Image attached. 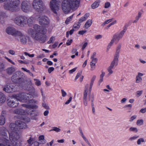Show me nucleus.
<instances>
[{
  "mask_svg": "<svg viewBox=\"0 0 146 146\" xmlns=\"http://www.w3.org/2000/svg\"><path fill=\"white\" fill-rule=\"evenodd\" d=\"M21 72L17 71L14 73L12 77L11 80L13 82L17 83H21L23 82V79L20 77Z\"/></svg>",
  "mask_w": 146,
  "mask_h": 146,
  "instance_id": "nucleus-11",
  "label": "nucleus"
},
{
  "mask_svg": "<svg viewBox=\"0 0 146 146\" xmlns=\"http://www.w3.org/2000/svg\"><path fill=\"white\" fill-rule=\"evenodd\" d=\"M132 105L131 104L125 105L123 108L126 110H131L132 108Z\"/></svg>",
  "mask_w": 146,
  "mask_h": 146,
  "instance_id": "nucleus-44",
  "label": "nucleus"
},
{
  "mask_svg": "<svg viewBox=\"0 0 146 146\" xmlns=\"http://www.w3.org/2000/svg\"><path fill=\"white\" fill-rule=\"evenodd\" d=\"M119 57L114 56V59L111 62L110 66L113 68L114 66H116L118 64Z\"/></svg>",
  "mask_w": 146,
  "mask_h": 146,
  "instance_id": "nucleus-20",
  "label": "nucleus"
},
{
  "mask_svg": "<svg viewBox=\"0 0 146 146\" xmlns=\"http://www.w3.org/2000/svg\"><path fill=\"white\" fill-rule=\"evenodd\" d=\"M42 106L46 109H49L50 108L48 106L46 105L45 103L42 104Z\"/></svg>",
  "mask_w": 146,
  "mask_h": 146,
  "instance_id": "nucleus-59",
  "label": "nucleus"
},
{
  "mask_svg": "<svg viewBox=\"0 0 146 146\" xmlns=\"http://www.w3.org/2000/svg\"><path fill=\"white\" fill-rule=\"evenodd\" d=\"M8 132L7 130L5 127L2 126L0 127V134L4 138V140L3 141V143L5 145L2 144H0V146H15L17 145H14L13 143H11V145H9L10 143H11V141L10 139V137L9 136V139H7L8 138V137L7 132Z\"/></svg>",
  "mask_w": 146,
  "mask_h": 146,
  "instance_id": "nucleus-7",
  "label": "nucleus"
},
{
  "mask_svg": "<svg viewBox=\"0 0 146 146\" xmlns=\"http://www.w3.org/2000/svg\"><path fill=\"white\" fill-rule=\"evenodd\" d=\"M89 16V14L87 13L85 14L84 16L80 19L78 22L75 23L73 26V29L75 31L78 30L80 26V23L86 20Z\"/></svg>",
  "mask_w": 146,
  "mask_h": 146,
  "instance_id": "nucleus-10",
  "label": "nucleus"
},
{
  "mask_svg": "<svg viewBox=\"0 0 146 146\" xmlns=\"http://www.w3.org/2000/svg\"><path fill=\"white\" fill-rule=\"evenodd\" d=\"M73 16V15L71 16H70V17H69L67 19L65 22V23L66 24H68V23L72 20Z\"/></svg>",
  "mask_w": 146,
  "mask_h": 146,
  "instance_id": "nucleus-43",
  "label": "nucleus"
},
{
  "mask_svg": "<svg viewBox=\"0 0 146 146\" xmlns=\"http://www.w3.org/2000/svg\"><path fill=\"white\" fill-rule=\"evenodd\" d=\"M22 106L26 108L29 109H37L38 108V106L36 105H31L22 104Z\"/></svg>",
  "mask_w": 146,
  "mask_h": 146,
  "instance_id": "nucleus-25",
  "label": "nucleus"
},
{
  "mask_svg": "<svg viewBox=\"0 0 146 146\" xmlns=\"http://www.w3.org/2000/svg\"><path fill=\"white\" fill-rule=\"evenodd\" d=\"M6 114V112L5 111H3L1 112V115L0 116L3 117H5Z\"/></svg>",
  "mask_w": 146,
  "mask_h": 146,
  "instance_id": "nucleus-52",
  "label": "nucleus"
},
{
  "mask_svg": "<svg viewBox=\"0 0 146 146\" xmlns=\"http://www.w3.org/2000/svg\"><path fill=\"white\" fill-rule=\"evenodd\" d=\"M82 73V72H79L77 73V75L75 78V80H76L81 76Z\"/></svg>",
  "mask_w": 146,
  "mask_h": 146,
  "instance_id": "nucleus-53",
  "label": "nucleus"
},
{
  "mask_svg": "<svg viewBox=\"0 0 146 146\" xmlns=\"http://www.w3.org/2000/svg\"><path fill=\"white\" fill-rule=\"evenodd\" d=\"M31 5L29 1L26 0H23L21 4V10L24 12L27 13L29 12L30 10Z\"/></svg>",
  "mask_w": 146,
  "mask_h": 146,
  "instance_id": "nucleus-12",
  "label": "nucleus"
},
{
  "mask_svg": "<svg viewBox=\"0 0 146 146\" xmlns=\"http://www.w3.org/2000/svg\"><path fill=\"white\" fill-rule=\"evenodd\" d=\"M33 141V139L31 137H30V139L27 140L28 143L31 145L33 144L32 141Z\"/></svg>",
  "mask_w": 146,
  "mask_h": 146,
  "instance_id": "nucleus-50",
  "label": "nucleus"
},
{
  "mask_svg": "<svg viewBox=\"0 0 146 146\" xmlns=\"http://www.w3.org/2000/svg\"><path fill=\"white\" fill-rule=\"evenodd\" d=\"M54 70V68L53 67L49 68L48 69V72L49 73H50Z\"/></svg>",
  "mask_w": 146,
  "mask_h": 146,
  "instance_id": "nucleus-60",
  "label": "nucleus"
},
{
  "mask_svg": "<svg viewBox=\"0 0 146 146\" xmlns=\"http://www.w3.org/2000/svg\"><path fill=\"white\" fill-rule=\"evenodd\" d=\"M34 18L33 17H31L29 18H27L26 23H27L29 25L32 24L34 22Z\"/></svg>",
  "mask_w": 146,
  "mask_h": 146,
  "instance_id": "nucleus-29",
  "label": "nucleus"
},
{
  "mask_svg": "<svg viewBox=\"0 0 146 146\" xmlns=\"http://www.w3.org/2000/svg\"><path fill=\"white\" fill-rule=\"evenodd\" d=\"M79 131L80 133V134H81V136H82L83 139H84L86 142V143H87V144L89 145V146H92L89 143L88 140L84 136L83 133L82 132V130L81 128H79Z\"/></svg>",
  "mask_w": 146,
  "mask_h": 146,
  "instance_id": "nucleus-26",
  "label": "nucleus"
},
{
  "mask_svg": "<svg viewBox=\"0 0 146 146\" xmlns=\"http://www.w3.org/2000/svg\"><path fill=\"white\" fill-rule=\"evenodd\" d=\"M72 54H74V53H76L75 55L76 56H78V52H77V49L76 48H74L72 50Z\"/></svg>",
  "mask_w": 146,
  "mask_h": 146,
  "instance_id": "nucleus-56",
  "label": "nucleus"
},
{
  "mask_svg": "<svg viewBox=\"0 0 146 146\" xmlns=\"http://www.w3.org/2000/svg\"><path fill=\"white\" fill-rule=\"evenodd\" d=\"M100 3V0H96L92 4V8L93 9H94L97 8L99 6Z\"/></svg>",
  "mask_w": 146,
  "mask_h": 146,
  "instance_id": "nucleus-30",
  "label": "nucleus"
},
{
  "mask_svg": "<svg viewBox=\"0 0 146 146\" xmlns=\"http://www.w3.org/2000/svg\"><path fill=\"white\" fill-rule=\"evenodd\" d=\"M144 142V139L143 138H140L137 140V143L138 145H140L141 144V143H143Z\"/></svg>",
  "mask_w": 146,
  "mask_h": 146,
  "instance_id": "nucleus-40",
  "label": "nucleus"
},
{
  "mask_svg": "<svg viewBox=\"0 0 146 146\" xmlns=\"http://www.w3.org/2000/svg\"><path fill=\"white\" fill-rule=\"evenodd\" d=\"M138 137L139 136H138L135 135L130 137L129 139V140L130 141H132L136 140Z\"/></svg>",
  "mask_w": 146,
  "mask_h": 146,
  "instance_id": "nucleus-39",
  "label": "nucleus"
},
{
  "mask_svg": "<svg viewBox=\"0 0 146 146\" xmlns=\"http://www.w3.org/2000/svg\"><path fill=\"white\" fill-rule=\"evenodd\" d=\"M6 33L9 35L15 37L17 36V35L21 34L20 31H17L13 27H9L6 29Z\"/></svg>",
  "mask_w": 146,
  "mask_h": 146,
  "instance_id": "nucleus-13",
  "label": "nucleus"
},
{
  "mask_svg": "<svg viewBox=\"0 0 146 146\" xmlns=\"http://www.w3.org/2000/svg\"><path fill=\"white\" fill-rule=\"evenodd\" d=\"M125 32V31L123 30L120 33H116L113 35V38L115 40L116 42H117L122 38Z\"/></svg>",
  "mask_w": 146,
  "mask_h": 146,
  "instance_id": "nucleus-17",
  "label": "nucleus"
},
{
  "mask_svg": "<svg viewBox=\"0 0 146 146\" xmlns=\"http://www.w3.org/2000/svg\"><path fill=\"white\" fill-rule=\"evenodd\" d=\"M62 96L63 97H64L67 95L66 92L63 89L61 90Z\"/></svg>",
  "mask_w": 146,
  "mask_h": 146,
  "instance_id": "nucleus-49",
  "label": "nucleus"
},
{
  "mask_svg": "<svg viewBox=\"0 0 146 146\" xmlns=\"http://www.w3.org/2000/svg\"><path fill=\"white\" fill-rule=\"evenodd\" d=\"M12 97L22 102H27L28 104L37 103V101L35 100H30L32 96L29 94L22 93L16 94H13Z\"/></svg>",
  "mask_w": 146,
  "mask_h": 146,
  "instance_id": "nucleus-5",
  "label": "nucleus"
},
{
  "mask_svg": "<svg viewBox=\"0 0 146 146\" xmlns=\"http://www.w3.org/2000/svg\"><path fill=\"white\" fill-rule=\"evenodd\" d=\"M92 20H88L84 25V27L86 29H88L92 25Z\"/></svg>",
  "mask_w": 146,
  "mask_h": 146,
  "instance_id": "nucleus-28",
  "label": "nucleus"
},
{
  "mask_svg": "<svg viewBox=\"0 0 146 146\" xmlns=\"http://www.w3.org/2000/svg\"><path fill=\"white\" fill-rule=\"evenodd\" d=\"M16 70L15 68L13 67L8 68L6 70V72L8 74L11 75Z\"/></svg>",
  "mask_w": 146,
  "mask_h": 146,
  "instance_id": "nucleus-24",
  "label": "nucleus"
},
{
  "mask_svg": "<svg viewBox=\"0 0 146 146\" xmlns=\"http://www.w3.org/2000/svg\"><path fill=\"white\" fill-rule=\"evenodd\" d=\"M7 17L6 14L0 10V22L2 24L4 23Z\"/></svg>",
  "mask_w": 146,
  "mask_h": 146,
  "instance_id": "nucleus-21",
  "label": "nucleus"
},
{
  "mask_svg": "<svg viewBox=\"0 0 146 146\" xmlns=\"http://www.w3.org/2000/svg\"><path fill=\"white\" fill-rule=\"evenodd\" d=\"M5 66L4 64L0 62V70H1L4 68Z\"/></svg>",
  "mask_w": 146,
  "mask_h": 146,
  "instance_id": "nucleus-62",
  "label": "nucleus"
},
{
  "mask_svg": "<svg viewBox=\"0 0 146 146\" xmlns=\"http://www.w3.org/2000/svg\"><path fill=\"white\" fill-rule=\"evenodd\" d=\"M24 54H25V55L26 56L28 55L29 57H34V56H35V55L34 54H30L26 52H24Z\"/></svg>",
  "mask_w": 146,
  "mask_h": 146,
  "instance_id": "nucleus-51",
  "label": "nucleus"
},
{
  "mask_svg": "<svg viewBox=\"0 0 146 146\" xmlns=\"http://www.w3.org/2000/svg\"><path fill=\"white\" fill-rule=\"evenodd\" d=\"M110 6V2H106L105 4L104 7L106 8H108Z\"/></svg>",
  "mask_w": 146,
  "mask_h": 146,
  "instance_id": "nucleus-54",
  "label": "nucleus"
},
{
  "mask_svg": "<svg viewBox=\"0 0 146 146\" xmlns=\"http://www.w3.org/2000/svg\"><path fill=\"white\" fill-rule=\"evenodd\" d=\"M44 136L43 135H40L39 137V140L41 141V143L42 144L45 143L46 142V141L44 139Z\"/></svg>",
  "mask_w": 146,
  "mask_h": 146,
  "instance_id": "nucleus-33",
  "label": "nucleus"
},
{
  "mask_svg": "<svg viewBox=\"0 0 146 146\" xmlns=\"http://www.w3.org/2000/svg\"><path fill=\"white\" fill-rule=\"evenodd\" d=\"M80 0H63L62 9L65 13L69 12L71 9L75 10L78 7Z\"/></svg>",
  "mask_w": 146,
  "mask_h": 146,
  "instance_id": "nucleus-3",
  "label": "nucleus"
},
{
  "mask_svg": "<svg viewBox=\"0 0 146 146\" xmlns=\"http://www.w3.org/2000/svg\"><path fill=\"white\" fill-rule=\"evenodd\" d=\"M141 14L142 13L140 12H139L138 13V15L136 17V19L137 20V21H138L139 19L141 17Z\"/></svg>",
  "mask_w": 146,
  "mask_h": 146,
  "instance_id": "nucleus-55",
  "label": "nucleus"
},
{
  "mask_svg": "<svg viewBox=\"0 0 146 146\" xmlns=\"http://www.w3.org/2000/svg\"><path fill=\"white\" fill-rule=\"evenodd\" d=\"M15 86L14 83H11L7 85V86L3 88V90L6 92L8 93H12L13 92V89Z\"/></svg>",
  "mask_w": 146,
  "mask_h": 146,
  "instance_id": "nucleus-16",
  "label": "nucleus"
},
{
  "mask_svg": "<svg viewBox=\"0 0 146 146\" xmlns=\"http://www.w3.org/2000/svg\"><path fill=\"white\" fill-rule=\"evenodd\" d=\"M140 112L144 113L146 112V107L144 108L141 109L139 111Z\"/></svg>",
  "mask_w": 146,
  "mask_h": 146,
  "instance_id": "nucleus-63",
  "label": "nucleus"
},
{
  "mask_svg": "<svg viewBox=\"0 0 146 146\" xmlns=\"http://www.w3.org/2000/svg\"><path fill=\"white\" fill-rule=\"evenodd\" d=\"M60 0H51L50 3V7L55 13H57L56 11H58L59 9V5L61 3Z\"/></svg>",
  "mask_w": 146,
  "mask_h": 146,
  "instance_id": "nucleus-9",
  "label": "nucleus"
},
{
  "mask_svg": "<svg viewBox=\"0 0 146 146\" xmlns=\"http://www.w3.org/2000/svg\"><path fill=\"white\" fill-rule=\"evenodd\" d=\"M129 130L130 131H133L135 133H137L138 131V129L137 128L133 127H130Z\"/></svg>",
  "mask_w": 146,
  "mask_h": 146,
  "instance_id": "nucleus-42",
  "label": "nucleus"
},
{
  "mask_svg": "<svg viewBox=\"0 0 146 146\" xmlns=\"http://www.w3.org/2000/svg\"><path fill=\"white\" fill-rule=\"evenodd\" d=\"M143 120L142 119H138L136 122V124L137 125H143Z\"/></svg>",
  "mask_w": 146,
  "mask_h": 146,
  "instance_id": "nucleus-38",
  "label": "nucleus"
},
{
  "mask_svg": "<svg viewBox=\"0 0 146 146\" xmlns=\"http://www.w3.org/2000/svg\"><path fill=\"white\" fill-rule=\"evenodd\" d=\"M18 102L17 100H10L8 102V105L10 107L15 108L18 106Z\"/></svg>",
  "mask_w": 146,
  "mask_h": 146,
  "instance_id": "nucleus-19",
  "label": "nucleus"
},
{
  "mask_svg": "<svg viewBox=\"0 0 146 146\" xmlns=\"http://www.w3.org/2000/svg\"><path fill=\"white\" fill-rule=\"evenodd\" d=\"M88 84H86L85 86V89L84 92L83 101L84 105L86 106H87L88 104L87 95L88 90Z\"/></svg>",
  "mask_w": 146,
  "mask_h": 146,
  "instance_id": "nucleus-15",
  "label": "nucleus"
},
{
  "mask_svg": "<svg viewBox=\"0 0 146 146\" xmlns=\"http://www.w3.org/2000/svg\"><path fill=\"white\" fill-rule=\"evenodd\" d=\"M102 37V36L100 35H99L96 36H95V39L98 40L100 39H101Z\"/></svg>",
  "mask_w": 146,
  "mask_h": 146,
  "instance_id": "nucleus-57",
  "label": "nucleus"
},
{
  "mask_svg": "<svg viewBox=\"0 0 146 146\" xmlns=\"http://www.w3.org/2000/svg\"><path fill=\"white\" fill-rule=\"evenodd\" d=\"M52 129L50 130V131H54L56 132H59L60 131V129L56 127H53L52 128Z\"/></svg>",
  "mask_w": 146,
  "mask_h": 146,
  "instance_id": "nucleus-37",
  "label": "nucleus"
},
{
  "mask_svg": "<svg viewBox=\"0 0 146 146\" xmlns=\"http://www.w3.org/2000/svg\"><path fill=\"white\" fill-rule=\"evenodd\" d=\"M72 99V97H70V98H69L68 100L66 102L65 104H69L71 101Z\"/></svg>",
  "mask_w": 146,
  "mask_h": 146,
  "instance_id": "nucleus-64",
  "label": "nucleus"
},
{
  "mask_svg": "<svg viewBox=\"0 0 146 146\" xmlns=\"http://www.w3.org/2000/svg\"><path fill=\"white\" fill-rule=\"evenodd\" d=\"M121 47V45L119 44L117 46L116 49V52L114 56L119 57V52Z\"/></svg>",
  "mask_w": 146,
  "mask_h": 146,
  "instance_id": "nucleus-27",
  "label": "nucleus"
},
{
  "mask_svg": "<svg viewBox=\"0 0 146 146\" xmlns=\"http://www.w3.org/2000/svg\"><path fill=\"white\" fill-rule=\"evenodd\" d=\"M33 29L30 28L27 31V33L35 40L38 41L40 43H44L46 40V36L45 34L46 29L44 28H41L38 25H35L33 26Z\"/></svg>",
  "mask_w": 146,
  "mask_h": 146,
  "instance_id": "nucleus-2",
  "label": "nucleus"
},
{
  "mask_svg": "<svg viewBox=\"0 0 146 146\" xmlns=\"http://www.w3.org/2000/svg\"><path fill=\"white\" fill-rule=\"evenodd\" d=\"M6 100V98L4 95L0 93V102L1 103H3Z\"/></svg>",
  "mask_w": 146,
  "mask_h": 146,
  "instance_id": "nucleus-32",
  "label": "nucleus"
},
{
  "mask_svg": "<svg viewBox=\"0 0 146 146\" xmlns=\"http://www.w3.org/2000/svg\"><path fill=\"white\" fill-rule=\"evenodd\" d=\"M9 127L11 130L8 133L11 142L10 143L9 145H10L11 143L17 145L20 138L18 129H25L27 128V126L24 122L20 120H17L15 121V124L11 123L9 125Z\"/></svg>",
  "mask_w": 146,
  "mask_h": 146,
  "instance_id": "nucleus-1",
  "label": "nucleus"
},
{
  "mask_svg": "<svg viewBox=\"0 0 146 146\" xmlns=\"http://www.w3.org/2000/svg\"><path fill=\"white\" fill-rule=\"evenodd\" d=\"M21 34L17 35V36H19L20 41L23 44H26L27 42V39L26 36L24 35H23L22 33L20 32Z\"/></svg>",
  "mask_w": 146,
  "mask_h": 146,
  "instance_id": "nucleus-18",
  "label": "nucleus"
},
{
  "mask_svg": "<svg viewBox=\"0 0 146 146\" xmlns=\"http://www.w3.org/2000/svg\"><path fill=\"white\" fill-rule=\"evenodd\" d=\"M113 68H114L110 66L108 68L107 70L109 72V73L108 74V75H110L113 73V71L112 69Z\"/></svg>",
  "mask_w": 146,
  "mask_h": 146,
  "instance_id": "nucleus-34",
  "label": "nucleus"
},
{
  "mask_svg": "<svg viewBox=\"0 0 146 146\" xmlns=\"http://www.w3.org/2000/svg\"><path fill=\"white\" fill-rule=\"evenodd\" d=\"M13 112L15 114H18L19 115H23L25 114L24 110L21 109H16Z\"/></svg>",
  "mask_w": 146,
  "mask_h": 146,
  "instance_id": "nucleus-22",
  "label": "nucleus"
},
{
  "mask_svg": "<svg viewBox=\"0 0 146 146\" xmlns=\"http://www.w3.org/2000/svg\"><path fill=\"white\" fill-rule=\"evenodd\" d=\"M5 122V117L0 116V125H3Z\"/></svg>",
  "mask_w": 146,
  "mask_h": 146,
  "instance_id": "nucleus-35",
  "label": "nucleus"
},
{
  "mask_svg": "<svg viewBox=\"0 0 146 146\" xmlns=\"http://www.w3.org/2000/svg\"><path fill=\"white\" fill-rule=\"evenodd\" d=\"M96 76H94L92 78L91 81L90 83V87H89V91L90 92L92 88V86L93 84V83L94 82V81L96 78Z\"/></svg>",
  "mask_w": 146,
  "mask_h": 146,
  "instance_id": "nucleus-31",
  "label": "nucleus"
},
{
  "mask_svg": "<svg viewBox=\"0 0 146 146\" xmlns=\"http://www.w3.org/2000/svg\"><path fill=\"white\" fill-rule=\"evenodd\" d=\"M113 19H110L108 20H107L102 25V26H104L106 24H107L111 22L113 20Z\"/></svg>",
  "mask_w": 146,
  "mask_h": 146,
  "instance_id": "nucleus-46",
  "label": "nucleus"
},
{
  "mask_svg": "<svg viewBox=\"0 0 146 146\" xmlns=\"http://www.w3.org/2000/svg\"><path fill=\"white\" fill-rule=\"evenodd\" d=\"M12 20L17 25L23 27L26 24L27 17L24 16L19 15Z\"/></svg>",
  "mask_w": 146,
  "mask_h": 146,
  "instance_id": "nucleus-8",
  "label": "nucleus"
},
{
  "mask_svg": "<svg viewBox=\"0 0 146 146\" xmlns=\"http://www.w3.org/2000/svg\"><path fill=\"white\" fill-rule=\"evenodd\" d=\"M33 8L39 13H41L46 9V7L42 0H33L32 3Z\"/></svg>",
  "mask_w": 146,
  "mask_h": 146,
  "instance_id": "nucleus-6",
  "label": "nucleus"
},
{
  "mask_svg": "<svg viewBox=\"0 0 146 146\" xmlns=\"http://www.w3.org/2000/svg\"><path fill=\"white\" fill-rule=\"evenodd\" d=\"M86 30H82L78 32V34L80 35H83L86 33Z\"/></svg>",
  "mask_w": 146,
  "mask_h": 146,
  "instance_id": "nucleus-61",
  "label": "nucleus"
},
{
  "mask_svg": "<svg viewBox=\"0 0 146 146\" xmlns=\"http://www.w3.org/2000/svg\"><path fill=\"white\" fill-rule=\"evenodd\" d=\"M55 38L54 37H52L48 41V44L52 43L55 40Z\"/></svg>",
  "mask_w": 146,
  "mask_h": 146,
  "instance_id": "nucleus-47",
  "label": "nucleus"
},
{
  "mask_svg": "<svg viewBox=\"0 0 146 146\" xmlns=\"http://www.w3.org/2000/svg\"><path fill=\"white\" fill-rule=\"evenodd\" d=\"M39 18V23L41 25L46 26L49 24V19L47 17L44 16Z\"/></svg>",
  "mask_w": 146,
  "mask_h": 146,
  "instance_id": "nucleus-14",
  "label": "nucleus"
},
{
  "mask_svg": "<svg viewBox=\"0 0 146 146\" xmlns=\"http://www.w3.org/2000/svg\"><path fill=\"white\" fill-rule=\"evenodd\" d=\"M72 42V39L68 40L66 42V44L67 45L69 46L71 44Z\"/></svg>",
  "mask_w": 146,
  "mask_h": 146,
  "instance_id": "nucleus-58",
  "label": "nucleus"
},
{
  "mask_svg": "<svg viewBox=\"0 0 146 146\" xmlns=\"http://www.w3.org/2000/svg\"><path fill=\"white\" fill-rule=\"evenodd\" d=\"M143 75V74L141 73L138 72V75L136 77V83H138L141 82L142 80L141 77Z\"/></svg>",
  "mask_w": 146,
  "mask_h": 146,
  "instance_id": "nucleus-23",
  "label": "nucleus"
},
{
  "mask_svg": "<svg viewBox=\"0 0 146 146\" xmlns=\"http://www.w3.org/2000/svg\"><path fill=\"white\" fill-rule=\"evenodd\" d=\"M90 64L91 67V70L92 71L95 68L96 64L91 62L90 63Z\"/></svg>",
  "mask_w": 146,
  "mask_h": 146,
  "instance_id": "nucleus-45",
  "label": "nucleus"
},
{
  "mask_svg": "<svg viewBox=\"0 0 146 146\" xmlns=\"http://www.w3.org/2000/svg\"><path fill=\"white\" fill-rule=\"evenodd\" d=\"M137 117V116L136 115H133L129 119V121L132 122L133 121L134 119H135Z\"/></svg>",
  "mask_w": 146,
  "mask_h": 146,
  "instance_id": "nucleus-48",
  "label": "nucleus"
},
{
  "mask_svg": "<svg viewBox=\"0 0 146 146\" xmlns=\"http://www.w3.org/2000/svg\"><path fill=\"white\" fill-rule=\"evenodd\" d=\"M5 2L4 8L11 12H16L20 9L19 0H0V3Z\"/></svg>",
  "mask_w": 146,
  "mask_h": 146,
  "instance_id": "nucleus-4",
  "label": "nucleus"
},
{
  "mask_svg": "<svg viewBox=\"0 0 146 146\" xmlns=\"http://www.w3.org/2000/svg\"><path fill=\"white\" fill-rule=\"evenodd\" d=\"M115 41V40L114 38H113L111 40L110 42L109 43L108 46V48H110L111 47V45H112L113 44Z\"/></svg>",
  "mask_w": 146,
  "mask_h": 146,
  "instance_id": "nucleus-41",
  "label": "nucleus"
},
{
  "mask_svg": "<svg viewBox=\"0 0 146 146\" xmlns=\"http://www.w3.org/2000/svg\"><path fill=\"white\" fill-rule=\"evenodd\" d=\"M34 80L35 81V84L36 85L38 86H39L41 85V82L39 80L34 79Z\"/></svg>",
  "mask_w": 146,
  "mask_h": 146,
  "instance_id": "nucleus-36",
  "label": "nucleus"
}]
</instances>
